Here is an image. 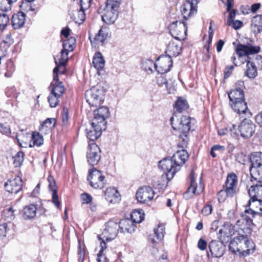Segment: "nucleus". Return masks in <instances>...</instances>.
I'll list each match as a JSON object with an SVG mask.
<instances>
[{
	"label": "nucleus",
	"instance_id": "1",
	"mask_svg": "<svg viewBox=\"0 0 262 262\" xmlns=\"http://www.w3.org/2000/svg\"><path fill=\"white\" fill-rule=\"evenodd\" d=\"M94 114L91 128L85 129L87 138L93 141L100 136L102 130H105L106 122L105 120L109 116V110L108 107L102 106L95 110Z\"/></svg>",
	"mask_w": 262,
	"mask_h": 262
},
{
	"label": "nucleus",
	"instance_id": "2",
	"mask_svg": "<svg viewBox=\"0 0 262 262\" xmlns=\"http://www.w3.org/2000/svg\"><path fill=\"white\" fill-rule=\"evenodd\" d=\"M230 100L229 104L233 110L239 115L250 114L247 103L245 101L244 91L239 88H236L228 92Z\"/></svg>",
	"mask_w": 262,
	"mask_h": 262
},
{
	"label": "nucleus",
	"instance_id": "3",
	"mask_svg": "<svg viewBox=\"0 0 262 262\" xmlns=\"http://www.w3.org/2000/svg\"><path fill=\"white\" fill-rule=\"evenodd\" d=\"M255 244L248 236L237 235L229 244V249L233 253L239 252L244 256L252 253L255 250Z\"/></svg>",
	"mask_w": 262,
	"mask_h": 262
},
{
	"label": "nucleus",
	"instance_id": "4",
	"mask_svg": "<svg viewBox=\"0 0 262 262\" xmlns=\"http://www.w3.org/2000/svg\"><path fill=\"white\" fill-rule=\"evenodd\" d=\"M87 180L90 186L94 189H101L106 183L105 176L102 171L94 167L89 170Z\"/></svg>",
	"mask_w": 262,
	"mask_h": 262
},
{
	"label": "nucleus",
	"instance_id": "5",
	"mask_svg": "<svg viewBox=\"0 0 262 262\" xmlns=\"http://www.w3.org/2000/svg\"><path fill=\"white\" fill-rule=\"evenodd\" d=\"M157 62L154 63L151 60H147L145 62L150 66L154 64L157 72L160 74H164L168 72L172 66L171 58L166 55H161Z\"/></svg>",
	"mask_w": 262,
	"mask_h": 262
},
{
	"label": "nucleus",
	"instance_id": "6",
	"mask_svg": "<svg viewBox=\"0 0 262 262\" xmlns=\"http://www.w3.org/2000/svg\"><path fill=\"white\" fill-rule=\"evenodd\" d=\"M171 36L178 40H183L187 35L186 24L184 21H176L172 22L169 26Z\"/></svg>",
	"mask_w": 262,
	"mask_h": 262
},
{
	"label": "nucleus",
	"instance_id": "7",
	"mask_svg": "<svg viewBox=\"0 0 262 262\" xmlns=\"http://www.w3.org/2000/svg\"><path fill=\"white\" fill-rule=\"evenodd\" d=\"M252 220L247 215H242L235 224V228L238 235L248 236L252 232Z\"/></svg>",
	"mask_w": 262,
	"mask_h": 262
},
{
	"label": "nucleus",
	"instance_id": "8",
	"mask_svg": "<svg viewBox=\"0 0 262 262\" xmlns=\"http://www.w3.org/2000/svg\"><path fill=\"white\" fill-rule=\"evenodd\" d=\"M86 102L92 106H97L103 100V91L94 86L85 93Z\"/></svg>",
	"mask_w": 262,
	"mask_h": 262
},
{
	"label": "nucleus",
	"instance_id": "9",
	"mask_svg": "<svg viewBox=\"0 0 262 262\" xmlns=\"http://www.w3.org/2000/svg\"><path fill=\"white\" fill-rule=\"evenodd\" d=\"M159 167L165 173L168 181L172 179L177 171L180 170V168L177 167L171 158H165L159 161Z\"/></svg>",
	"mask_w": 262,
	"mask_h": 262
},
{
	"label": "nucleus",
	"instance_id": "10",
	"mask_svg": "<svg viewBox=\"0 0 262 262\" xmlns=\"http://www.w3.org/2000/svg\"><path fill=\"white\" fill-rule=\"evenodd\" d=\"M191 120L189 117L182 116L178 124H176L173 122L174 118L172 117L170 122L173 129L178 130L179 133L188 134L191 128Z\"/></svg>",
	"mask_w": 262,
	"mask_h": 262
},
{
	"label": "nucleus",
	"instance_id": "11",
	"mask_svg": "<svg viewBox=\"0 0 262 262\" xmlns=\"http://www.w3.org/2000/svg\"><path fill=\"white\" fill-rule=\"evenodd\" d=\"M154 195L155 192L151 187L144 186L138 189L136 198L139 203L145 204L152 200Z\"/></svg>",
	"mask_w": 262,
	"mask_h": 262
},
{
	"label": "nucleus",
	"instance_id": "12",
	"mask_svg": "<svg viewBox=\"0 0 262 262\" xmlns=\"http://www.w3.org/2000/svg\"><path fill=\"white\" fill-rule=\"evenodd\" d=\"M101 151L95 143L89 144L87 151L86 159L89 164L94 166L97 165L101 159Z\"/></svg>",
	"mask_w": 262,
	"mask_h": 262
},
{
	"label": "nucleus",
	"instance_id": "13",
	"mask_svg": "<svg viewBox=\"0 0 262 262\" xmlns=\"http://www.w3.org/2000/svg\"><path fill=\"white\" fill-rule=\"evenodd\" d=\"M198 3L199 0H186L181 7V13L185 20L196 13Z\"/></svg>",
	"mask_w": 262,
	"mask_h": 262
},
{
	"label": "nucleus",
	"instance_id": "14",
	"mask_svg": "<svg viewBox=\"0 0 262 262\" xmlns=\"http://www.w3.org/2000/svg\"><path fill=\"white\" fill-rule=\"evenodd\" d=\"M195 177L193 171H191L190 174V185L187 189L186 192L183 194V196L185 199H189L196 194H199L203 191V186L200 182L199 187L195 182Z\"/></svg>",
	"mask_w": 262,
	"mask_h": 262
},
{
	"label": "nucleus",
	"instance_id": "15",
	"mask_svg": "<svg viewBox=\"0 0 262 262\" xmlns=\"http://www.w3.org/2000/svg\"><path fill=\"white\" fill-rule=\"evenodd\" d=\"M234 234V227L230 222H226L218 232V238L222 242L228 243Z\"/></svg>",
	"mask_w": 262,
	"mask_h": 262
},
{
	"label": "nucleus",
	"instance_id": "16",
	"mask_svg": "<svg viewBox=\"0 0 262 262\" xmlns=\"http://www.w3.org/2000/svg\"><path fill=\"white\" fill-rule=\"evenodd\" d=\"M260 50V48L259 46H253L252 44L248 43L247 45H237L235 51L239 58L243 56L258 53Z\"/></svg>",
	"mask_w": 262,
	"mask_h": 262
},
{
	"label": "nucleus",
	"instance_id": "17",
	"mask_svg": "<svg viewBox=\"0 0 262 262\" xmlns=\"http://www.w3.org/2000/svg\"><path fill=\"white\" fill-rule=\"evenodd\" d=\"M119 229V224L114 221L110 220L105 224L102 234L107 241H111L116 236Z\"/></svg>",
	"mask_w": 262,
	"mask_h": 262
},
{
	"label": "nucleus",
	"instance_id": "18",
	"mask_svg": "<svg viewBox=\"0 0 262 262\" xmlns=\"http://www.w3.org/2000/svg\"><path fill=\"white\" fill-rule=\"evenodd\" d=\"M242 137L249 138L252 136L255 132V125L249 119H245L238 126Z\"/></svg>",
	"mask_w": 262,
	"mask_h": 262
},
{
	"label": "nucleus",
	"instance_id": "19",
	"mask_svg": "<svg viewBox=\"0 0 262 262\" xmlns=\"http://www.w3.org/2000/svg\"><path fill=\"white\" fill-rule=\"evenodd\" d=\"M23 187V182L19 177L8 180L5 184V188L7 191L11 193H17Z\"/></svg>",
	"mask_w": 262,
	"mask_h": 262
},
{
	"label": "nucleus",
	"instance_id": "20",
	"mask_svg": "<svg viewBox=\"0 0 262 262\" xmlns=\"http://www.w3.org/2000/svg\"><path fill=\"white\" fill-rule=\"evenodd\" d=\"M224 242L213 240L209 244V251L213 257H220L224 253L225 246L223 244Z\"/></svg>",
	"mask_w": 262,
	"mask_h": 262
},
{
	"label": "nucleus",
	"instance_id": "21",
	"mask_svg": "<svg viewBox=\"0 0 262 262\" xmlns=\"http://www.w3.org/2000/svg\"><path fill=\"white\" fill-rule=\"evenodd\" d=\"M248 193L250 197V200L252 202L262 200V183H257L252 185L249 189Z\"/></svg>",
	"mask_w": 262,
	"mask_h": 262
},
{
	"label": "nucleus",
	"instance_id": "22",
	"mask_svg": "<svg viewBox=\"0 0 262 262\" xmlns=\"http://www.w3.org/2000/svg\"><path fill=\"white\" fill-rule=\"evenodd\" d=\"M237 183V178L235 174L231 173L227 178L226 188L228 190L230 196L232 197L235 193V188Z\"/></svg>",
	"mask_w": 262,
	"mask_h": 262
},
{
	"label": "nucleus",
	"instance_id": "23",
	"mask_svg": "<svg viewBox=\"0 0 262 262\" xmlns=\"http://www.w3.org/2000/svg\"><path fill=\"white\" fill-rule=\"evenodd\" d=\"M188 158V154L185 150H179L173 154L171 159L177 167L180 168Z\"/></svg>",
	"mask_w": 262,
	"mask_h": 262
},
{
	"label": "nucleus",
	"instance_id": "24",
	"mask_svg": "<svg viewBox=\"0 0 262 262\" xmlns=\"http://www.w3.org/2000/svg\"><path fill=\"white\" fill-rule=\"evenodd\" d=\"M181 49V45L180 42L177 43L173 41H170L167 47L166 56L170 58L177 57L180 54Z\"/></svg>",
	"mask_w": 262,
	"mask_h": 262
},
{
	"label": "nucleus",
	"instance_id": "25",
	"mask_svg": "<svg viewBox=\"0 0 262 262\" xmlns=\"http://www.w3.org/2000/svg\"><path fill=\"white\" fill-rule=\"evenodd\" d=\"M119 229L122 233H132L135 231L136 226L129 219H124L121 220L119 223Z\"/></svg>",
	"mask_w": 262,
	"mask_h": 262
},
{
	"label": "nucleus",
	"instance_id": "26",
	"mask_svg": "<svg viewBox=\"0 0 262 262\" xmlns=\"http://www.w3.org/2000/svg\"><path fill=\"white\" fill-rule=\"evenodd\" d=\"M37 205L33 204L25 206L22 210V216L24 220H31L36 215Z\"/></svg>",
	"mask_w": 262,
	"mask_h": 262
},
{
	"label": "nucleus",
	"instance_id": "27",
	"mask_svg": "<svg viewBox=\"0 0 262 262\" xmlns=\"http://www.w3.org/2000/svg\"><path fill=\"white\" fill-rule=\"evenodd\" d=\"M48 181L49 183V188L52 192V202L57 208H59L60 203L58 200L57 187L55 185V182L53 178L52 177H49Z\"/></svg>",
	"mask_w": 262,
	"mask_h": 262
},
{
	"label": "nucleus",
	"instance_id": "28",
	"mask_svg": "<svg viewBox=\"0 0 262 262\" xmlns=\"http://www.w3.org/2000/svg\"><path fill=\"white\" fill-rule=\"evenodd\" d=\"M251 163L250 168L262 167V152H254L248 156Z\"/></svg>",
	"mask_w": 262,
	"mask_h": 262
},
{
	"label": "nucleus",
	"instance_id": "29",
	"mask_svg": "<svg viewBox=\"0 0 262 262\" xmlns=\"http://www.w3.org/2000/svg\"><path fill=\"white\" fill-rule=\"evenodd\" d=\"M118 11L106 8L104 13L101 16L102 20L106 24H113L117 20Z\"/></svg>",
	"mask_w": 262,
	"mask_h": 262
},
{
	"label": "nucleus",
	"instance_id": "30",
	"mask_svg": "<svg viewBox=\"0 0 262 262\" xmlns=\"http://www.w3.org/2000/svg\"><path fill=\"white\" fill-rule=\"evenodd\" d=\"M52 87L51 93L56 94L60 97L64 93V88L62 83L59 81L58 77L56 76H54L53 80L51 83Z\"/></svg>",
	"mask_w": 262,
	"mask_h": 262
},
{
	"label": "nucleus",
	"instance_id": "31",
	"mask_svg": "<svg viewBox=\"0 0 262 262\" xmlns=\"http://www.w3.org/2000/svg\"><path fill=\"white\" fill-rule=\"evenodd\" d=\"M251 29L254 34H258L262 30V15H257L251 19Z\"/></svg>",
	"mask_w": 262,
	"mask_h": 262
},
{
	"label": "nucleus",
	"instance_id": "32",
	"mask_svg": "<svg viewBox=\"0 0 262 262\" xmlns=\"http://www.w3.org/2000/svg\"><path fill=\"white\" fill-rule=\"evenodd\" d=\"M105 60L102 54L100 52H96L93 58L92 64L93 67L98 71V74L99 71L102 70L105 66Z\"/></svg>",
	"mask_w": 262,
	"mask_h": 262
},
{
	"label": "nucleus",
	"instance_id": "33",
	"mask_svg": "<svg viewBox=\"0 0 262 262\" xmlns=\"http://www.w3.org/2000/svg\"><path fill=\"white\" fill-rule=\"evenodd\" d=\"M104 196L106 200L113 203H115L119 199L120 195L117 189L114 187H109L105 190Z\"/></svg>",
	"mask_w": 262,
	"mask_h": 262
},
{
	"label": "nucleus",
	"instance_id": "34",
	"mask_svg": "<svg viewBox=\"0 0 262 262\" xmlns=\"http://www.w3.org/2000/svg\"><path fill=\"white\" fill-rule=\"evenodd\" d=\"M25 22V15L23 12L14 14L12 18V25L14 29H19L23 26Z\"/></svg>",
	"mask_w": 262,
	"mask_h": 262
},
{
	"label": "nucleus",
	"instance_id": "35",
	"mask_svg": "<svg viewBox=\"0 0 262 262\" xmlns=\"http://www.w3.org/2000/svg\"><path fill=\"white\" fill-rule=\"evenodd\" d=\"M108 36V30L106 28H101L97 34L94 38V40L93 41L91 39V37H89L90 39L91 42L92 43H96V44H103L104 40L106 39Z\"/></svg>",
	"mask_w": 262,
	"mask_h": 262
},
{
	"label": "nucleus",
	"instance_id": "36",
	"mask_svg": "<svg viewBox=\"0 0 262 262\" xmlns=\"http://www.w3.org/2000/svg\"><path fill=\"white\" fill-rule=\"evenodd\" d=\"M56 120L54 118H47L46 119L41 126L39 127V130L43 132H47L51 130L55 126Z\"/></svg>",
	"mask_w": 262,
	"mask_h": 262
},
{
	"label": "nucleus",
	"instance_id": "37",
	"mask_svg": "<svg viewBox=\"0 0 262 262\" xmlns=\"http://www.w3.org/2000/svg\"><path fill=\"white\" fill-rule=\"evenodd\" d=\"M247 69L246 72V76L250 78H254L257 76V68L255 65V63L247 61Z\"/></svg>",
	"mask_w": 262,
	"mask_h": 262
},
{
	"label": "nucleus",
	"instance_id": "38",
	"mask_svg": "<svg viewBox=\"0 0 262 262\" xmlns=\"http://www.w3.org/2000/svg\"><path fill=\"white\" fill-rule=\"evenodd\" d=\"M43 143V138L42 136L38 132H33L32 135V139L30 146H40Z\"/></svg>",
	"mask_w": 262,
	"mask_h": 262
},
{
	"label": "nucleus",
	"instance_id": "39",
	"mask_svg": "<svg viewBox=\"0 0 262 262\" xmlns=\"http://www.w3.org/2000/svg\"><path fill=\"white\" fill-rule=\"evenodd\" d=\"M250 172L252 179L258 183H262V167L256 168H250Z\"/></svg>",
	"mask_w": 262,
	"mask_h": 262
},
{
	"label": "nucleus",
	"instance_id": "40",
	"mask_svg": "<svg viewBox=\"0 0 262 262\" xmlns=\"http://www.w3.org/2000/svg\"><path fill=\"white\" fill-rule=\"evenodd\" d=\"M14 211L12 207L4 209L2 213L3 218L8 222H11L15 219Z\"/></svg>",
	"mask_w": 262,
	"mask_h": 262
},
{
	"label": "nucleus",
	"instance_id": "41",
	"mask_svg": "<svg viewBox=\"0 0 262 262\" xmlns=\"http://www.w3.org/2000/svg\"><path fill=\"white\" fill-rule=\"evenodd\" d=\"M245 213L251 215L252 217H254L256 214H258V211L251 200H249L248 204L245 206Z\"/></svg>",
	"mask_w": 262,
	"mask_h": 262
},
{
	"label": "nucleus",
	"instance_id": "42",
	"mask_svg": "<svg viewBox=\"0 0 262 262\" xmlns=\"http://www.w3.org/2000/svg\"><path fill=\"white\" fill-rule=\"evenodd\" d=\"M174 108L179 113H181L188 108V104L185 99L179 98L175 102Z\"/></svg>",
	"mask_w": 262,
	"mask_h": 262
},
{
	"label": "nucleus",
	"instance_id": "43",
	"mask_svg": "<svg viewBox=\"0 0 262 262\" xmlns=\"http://www.w3.org/2000/svg\"><path fill=\"white\" fill-rule=\"evenodd\" d=\"M144 213L142 211L135 210L130 214V220L133 223L136 224L141 223L144 219Z\"/></svg>",
	"mask_w": 262,
	"mask_h": 262
},
{
	"label": "nucleus",
	"instance_id": "44",
	"mask_svg": "<svg viewBox=\"0 0 262 262\" xmlns=\"http://www.w3.org/2000/svg\"><path fill=\"white\" fill-rule=\"evenodd\" d=\"M86 9H83L80 7V10L77 11L75 14H74L73 19L76 24H78L80 25L84 21L85 18V14L84 13V11Z\"/></svg>",
	"mask_w": 262,
	"mask_h": 262
},
{
	"label": "nucleus",
	"instance_id": "45",
	"mask_svg": "<svg viewBox=\"0 0 262 262\" xmlns=\"http://www.w3.org/2000/svg\"><path fill=\"white\" fill-rule=\"evenodd\" d=\"M121 0H107L106 8L118 11Z\"/></svg>",
	"mask_w": 262,
	"mask_h": 262
},
{
	"label": "nucleus",
	"instance_id": "46",
	"mask_svg": "<svg viewBox=\"0 0 262 262\" xmlns=\"http://www.w3.org/2000/svg\"><path fill=\"white\" fill-rule=\"evenodd\" d=\"M75 42L76 39L75 38L71 37L69 39L65 40L63 41L62 45L63 48L70 51H72L74 49Z\"/></svg>",
	"mask_w": 262,
	"mask_h": 262
},
{
	"label": "nucleus",
	"instance_id": "47",
	"mask_svg": "<svg viewBox=\"0 0 262 262\" xmlns=\"http://www.w3.org/2000/svg\"><path fill=\"white\" fill-rule=\"evenodd\" d=\"M165 225L162 224L159 225L157 228L154 229L155 234L158 239L162 240L163 238L165 233Z\"/></svg>",
	"mask_w": 262,
	"mask_h": 262
},
{
	"label": "nucleus",
	"instance_id": "48",
	"mask_svg": "<svg viewBox=\"0 0 262 262\" xmlns=\"http://www.w3.org/2000/svg\"><path fill=\"white\" fill-rule=\"evenodd\" d=\"M17 0H3L0 3V8L2 11H8L11 8L12 4L16 2Z\"/></svg>",
	"mask_w": 262,
	"mask_h": 262
},
{
	"label": "nucleus",
	"instance_id": "49",
	"mask_svg": "<svg viewBox=\"0 0 262 262\" xmlns=\"http://www.w3.org/2000/svg\"><path fill=\"white\" fill-rule=\"evenodd\" d=\"M59 97L60 96L50 93L48 97V102L51 107H55L58 104Z\"/></svg>",
	"mask_w": 262,
	"mask_h": 262
},
{
	"label": "nucleus",
	"instance_id": "50",
	"mask_svg": "<svg viewBox=\"0 0 262 262\" xmlns=\"http://www.w3.org/2000/svg\"><path fill=\"white\" fill-rule=\"evenodd\" d=\"M24 154L22 151H18L13 157V163L15 167H18L21 165L24 161Z\"/></svg>",
	"mask_w": 262,
	"mask_h": 262
},
{
	"label": "nucleus",
	"instance_id": "51",
	"mask_svg": "<svg viewBox=\"0 0 262 262\" xmlns=\"http://www.w3.org/2000/svg\"><path fill=\"white\" fill-rule=\"evenodd\" d=\"M69 51H70L63 48V50L61 51L60 58L58 63L61 65H66L68 60V54Z\"/></svg>",
	"mask_w": 262,
	"mask_h": 262
},
{
	"label": "nucleus",
	"instance_id": "52",
	"mask_svg": "<svg viewBox=\"0 0 262 262\" xmlns=\"http://www.w3.org/2000/svg\"><path fill=\"white\" fill-rule=\"evenodd\" d=\"M9 21V16L7 14H0V29H4Z\"/></svg>",
	"mask_w": 262,
	"mask_h": 262
},
{
	"label": "nucleus",
	"instance_id": "53",
	"mask_svg": "<svg viewBox=\"0 0 262 262\" xmlns=\"http://www.w3.org/2000/svg\"><path fill=\"white\" fill-rule=\"evenodd\" d=\"M57 66L53 70V77L56 76L58 77V74H64L65 73V65H61L59 63H57L56 61Z\"/></svg>",
	"mask_w": 262,
	"mask_h": 262
},
{
	"label": "nucleus",
	"instance_id": "54",
	"mask_svg": "<svg viewBox=\"0 0 262 262\" xmlns=\"http://www.w3.org/2000/svg\"><path fill=\"white\" fill-rule=\"evenodd\" d=\"M228 196H230L228 189L226 188L225 190H221L217 194L218 200L220 202H223L226 200Z\"/></svg>",
	"mask_w": 262,
	"mask_h": 262
},
{
	"label": "nucleus",
	"instance_id": "55",
	"mask_svg": "<svg viewBox=\"0 0 262 262\" xmlns=\"http://www.w3.org/2000/svg\"><path fill=\"white\" fill-rule=\"evenodd\" d=\"M188 134L180 133L178 135L179 139L182 140L181 142H180V145L182 147H186L188 143L189 139L188 137Z\"/></svg>",
	"mask_w": 262,
	"mask_h": 262
},
{
	"label": "nucleus",
	"instance_id": "56",
	"mask_svg": "<svg viewBox=\"0 0 262 262\" xmlns=\"http://www.w3.org/2000/svg\"><path fill=\"white\" fill-rule=\"evenodd\" d=\"M26 2H22V3L21 5H20L19 7L21 8V10L24 11H33L34 9H32L31 8V6H30V4H29L31 2H32L34 1L35 0H25Z\"/></svg>",
	"mask_w": 262,
	"mask_h": 262
},
{
	"label": "nucleus",
	"instance_id": "57",
	"mask_svg": "<svg viewBox=\"0 0 262 262\" xmlns=\"http://www.w3.org/2000/svg\"><path fill=\"white\" fill-rule=\"evenodd\" d=\"M0 132L7 135L11 133L10 126L7 123H0Z\"/></svg>",
	"mask_w": 262,
	"mask_h": 262
},
{
	"label": "nucleus",
	"instance_id": "58",
	"mask_svg": "<svg viewBox=\"0 0 262 262\" xmlns=\"http://www.w3.org/2000/svg\"><path fill=\"white\" fill-rule=\"evenodd\" d=\"M234 68V66H227L225 67L224 71V79H227L231 76L233 72Z\"/></svg>",
	"mask_w": 262,
	"mask_h": 262
},
{
	"label": "nucleus",
	"instance_id": "59",
	"mask_svg": "<svg viewBox=\"0 0 262 262\" xmlns=\"http://www.w3.org/2000/svg\"><path fill=\"white\" fill-rule=\"evenodd\" d=\"M8 226L6 223L0 225V239L6 236L7 233Z\"/></svg>",
	"mask_w": 262,
	"mask_h": 262
},
{
	"label": "nucleus",
	"instance_id": "60",
	"mask_svg": "<svg viewBox=\"0 0 262 262\" xmlns=\"http://www.w3.org/2000/svg\"><path fill=\"white\" fill-rule=\"evenodd\" d=\"M81 198L83 204H89L92 200V196L88 193H83L81 195Z\"/></svg>",
	"mask_w": 262,
	"mask_h": 262
},
{
	"label": "nucleus",
	"instance_id": "61",
	"mask_svg": "<svg viewBox=\"0 0 262 262\" xmlns=\"http://www.w3.org/2000/svg\"><path fill=\"white\" fill-rule=\"evenodd\" d=\"M80 7L83 9H88L91 6L92 0H79Z\"/></svg>",
	"mask_w": 262,
	"mask_h": 262
},
{
	"label": "nucleus",
	"instance_id": "62",
	"mask_svg": "<svg viewBox=\"0 0 262 262\" xmlns=\"http://www.w3.org/2000/svg\"><path fill=\"white\" fill-rule=\"evenodd\" d=\"M85 252L84 249H82L80 246L79 247L78 251V262H83L85 258Z\"/></svg>",
	"mask_w": 262,
	"mask_h": 262
},
{
	"label": "nucleus",
	"instance_id": "63",
	"mask_svg": "<svg viewBox=\"0 0 262 262\" xmlns=\"http://www.w3.org/2000/svg\"><path fill=\"white\" fill-rule=\"evenodd\" d=\"M68 110L67 108H63V112L61 114L62 121L63 124L66 125L68 121Z\"/></svg>",
	"mask_w": 262,
	"mask_h": 262
},
{
	"label": "nucleus",
	"instance_id": "64",
	"mask_svg": "<svg viewBox=\"0 0 262 262\" xmlns=\"http://www.w3.org/2000/svg\"><path fill=\"white\" fill-rule=\"evenodd\" d=\"M255 207L258 211V214L262 216V200H257L253 202Z\"/></svg>",
	"mask_w": 262,
	"mask_h": 262
}]
</instances>
